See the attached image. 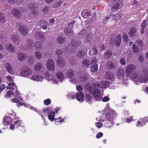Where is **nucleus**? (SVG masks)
I'll return each instance as SVG.
<instances>
[{"label":"nucleus","mask_w":148,"mask_h":148,"mask_svg":"<svg viewBox=\"0 0 148 148\" xmlns=\"http://www.w3.org/2000/svg\"><path fill=\"white\" fill-rule=\"evenodd\" d=\"M87 53V51L79 50L77 53L76 56L78 59H81L82 57L86 55Z\"/></svg>","instance_id":"12"},{"label":"nucleus","mask_w":148,"mask_h":148,"mask_svg":"<svg viewBox=\"0 0 148 148\" xmlns=\"http://www.w3.org/2000/svg\"><path fill=\"white\" fill-rule=\"evenodd\" d=\"M98 88L93 86V89L91 93L94 96V99L96 101H101L102 99V96L101 94L100 90Z\"/></svg>","instance_id":"3"},{"label":"nucleus","mask_w":148,"mask_h":148,"mask_svg":"<svg viewBox=\"0 0 148 148\" xmlns=\"http://www.w3.org/2000/svg\"><path fill=\"white\" fill-rule=\"evenodd\" d=\"M114 75L113 73L108 72H106L104 76L105 78L109 79H112Z\"/></svg>","instance_id":"29"},{"label":"nucleus","mask_w":148,"mask_h":148,"mask_svg":"<svg viewBox=\"0 0 148 148\" xmlns=\"http://www.w3.org/2000/svg\"><path fill=\"white\" fill-rule=\"evenodd\" d=\"M95 124L96 126L99 128L101 127L102 125V123L100 122H96Z\"/></svg>","instance_id":"62"},{"label":"nucleus","mask_w":148,"mask_h":148,"mask_svg":"<svg viewBox=\"0 0 148 148\" xmlns=\"http://www.w3.org/2000/svg\"><path fill=\"white\" fill-rule=\"evenodd\" d=\"M121 14H118L116 15H111L110 16V18H112V19L115 21H117L120 19L121 17Z\"/></svg>","instance_id":"33"},{"label":"nucleus","mask_w":148,"mask_h":148,"mask_svg":"<svg viewBox=\"0 0 148 148\" xmlns=\"http://www.w3.org/2000/svg\"><path fill=\"white\" fill-rule=\"evenodd\" d=\"M62 52L60 49H57L56 51V54L58 56H60L62 54Z\"/></svg>","instance_id":"59"},{"label":"nucleus","mask_w":148,"mask_h":148,"mask_svg":"<svg viewBox=\"0 0 148 148\" xmlns=\"http://www.w3.org/2000/svg\"><path fill=\"white\" fill-rule=\"evenodd\" d=\"M56 76L57 77L60 79V81L62 82V80L64 79V77L63 73L61 71H59L57 73Z\"/></svg>","instance_id":"22"},{"label":"nucleus","mask_w":148,"mask_h":148,"mask_svg":"<svg viewBox=\"0 0 148 148\" xmlns=\"http://www.w3.org/2000/svg\"><path fill=\"white\" fill-rule=\"evenodd\" d=\"M11 38L13 42L16 44H19L21 42L20 38L16 34H14L11 36Z\"/></svg>","instance_id":"13"},{"label":"nucleus","mask_w":148,"mask_h":148,"mask_svg":"<svg viewBox=\"0 0 148 148\" xmlns=\"http://www.w3.org/2000/svg\"><path fill=\"white\" fill-rule=\"evenodd\" d=\"M138 76L139 75L138 74L137 78H133V80L141 83L143 82L146 80V78L144 76H141L139 77Z\"/></svg>","instance_id":"25"},{"label":"nucleus","mask_w":148,"mask_h":148,"mask_svg":"<svg viewBox=\"0 0 148 148\" xmlns=\"http://www.w3.org/2000/svg\"><path fill=\"white\" fill-rule=\"evenodd\" d=\"M136 42L141 47H142L143 45V42L141 40H137Z\"/></svg>","instance_id":"57"},{"label":"nucleus","mask_w":148,"mask_h":148,"mask_svg":"<svg viewBox=\"0 0 148 148\" xmlns=\"http://www.w3.org/2000/svg\"><path fill=\"white\" fill-rule=\"evenodd\" d=\"M66 73L67 76L69 78H72L74 74L73 71L71 69L68 70Z\"/></svg>","instance_id":"35"},{"label":"nucleus","mask_w":148,"mask_h":148,"mask_svg":"<svg viewBox=\"0 0 148 148\" xmlns=\"http://www.w3.org/2000/svg\"><path fill=\"white\" fill-rule=\"evenodd\" d=\"M26 57L25 54L23 53H19L17 56L18 59L20 61H22L25 59Z\"/></svg>","instance_id":"30"},{"label":"nucleus","mask_w":148,"mask_h":148,"mask_svg":"<svg viewBox=\"0 0 148 148\" xmlns=\"http://www.w3.org/2000/svg\"><path fill=\"white\" fill-rule=\"evenodd\" d=\"M76 89L78 92H82L83 91V88L80 85H78L77 86Z\"/></svg>","instance_id":"58"},{"label":"nucleus","mask_w":148,"mask_h":148,"mask_svg":"<svg viewBox=\"0 0 148 148\" xmlns=\"http://www.w3.org/2000/svg\"><path fill=\"white\" fill-rule=\"evenodd\" d=\"M62 2L60 1L56 2V3L53 5L54 8H58L60 6L61 4L62 3Z\"/></svg>","instance_id":"47"},{"label":"nucleus","mask_w":148,"mask_h":148,"mask_svg":"<svg viewBox=\"0 0 148 148\" xmlns=\"http://www.w3.org/2000/svg\"><path fill=\"white\" fill-rule=\"evenodd\" d=\"M16 26L19 32L23 36H26L27 34V27L25 25L20 22L16 23Z\"/></svg>","instance_id":"4"},{"label":"nucleus","mask_w":148,"mask_h":148,"mask_svg":"<svg viewBox=\"0 0 148 148\" xmlns=\"http://www.w3.org/2000/svg\"><path fill=\"white\" fill-rule=\"evenodd\" d=\"M87 79V77L84 75H82L80 78V80L82 82H86Z\"/></svg>","instance_id":"51"},{"label":"nucleus","mask_w":148,"mask_h":148,"mask_svg":"<svg viewBox=\"0 0 148 148\" xmlns=\"http://www.w3.org/2000/svg\"><path fill=\"white\" fill-rule=\"evenodd\" d=\"M110 83L108 81H103L99 84L97 83L92 84V86L95 87L101 88H107L109 85Z\"/></svg>","instance_id":"7"},{"label":"nucleus","mask_w":148,"mask_h":148,"mask_svg":"<svg viewBox=\"0 0 148 148\" xmlns=\"http://www.w3.org/2000/svg\"><path fill=\"white\" fill-rule=\"evenodd\" d=\"M84 89L86 90V92L91 93L93 88V87H92L90 84L86 83L85 84Z\"/></svg>","instance_id":"14"},{"label":"nucleus","mask_w":148,"mask_h":148,"mask_svg":"<svg viewBox=\"0 0 148 148\" xmlns=\"http://www.w3.org/2000/svg\"><path fill=\"white\" fill-rule=\"evenodd\" d=\"M125 74V71L124 70L121 69H119L117 73V77L120 79H121Z\"/></svg>","instance_id":"18"},{"label":"nucleus","mask_w":148,"mask_h":148,"mask_svg":"<svg viewBox=\"0 0 148 148\" xmlns=\"http://www.w3.org/2000/svg\"><path fill=\"white\" fill-rule=\"evenodd\" d=\"M147 25V20H144L141 26L142 28H145Z\"/></svg>","instance_id":"49"},{"label":"nucleus","mask_w":148,"mask_h":148,"mask_svg":"<svg viewBox=\"0 0 148 148\" xmlns=\"http://www.w3.org/2000/svg\"><path fill=\"white\" fill-rule=\"evenodd\" d=\"M103 136V134L101 132L98 133L96 136V137L97 138H99L102 137Z\"/></svg>","instance_id":"63"},{"label":"nucleus","mask_w":148,"mask_h":148,"mask_svg":"<svg viewBox=\"0 0 148 148\" xmlns=\"http://www.w3.org/2000/svg\"><path fill=\"white\" fill-rule=\"evenodd\" d=\"M21 74L23 77H28L32 73L31 69L27 66H24L21 69Z\"/></svg>","instance_id":"6"},{"label":"nucleus","mask_w":148,"mask_h":148,"mask_svg":"<svg viewBox=\"0 0 148 148\" xmlns=\"http://www.w3.org/2000/svg\"><path fill=\"white\" fill-rule=\"evenodd\" d=\"M55 113L54 112H51L48 115V119L51 121H53L54 119Z\"/></svg>","instance_id":"38"},{"label":"nucleus","mask_w":148,"mask_h":148,"mask_svg":"<svg viewBox=\"0 0 148 148\" xmlns=\"http://www.w3.org/2000/svg\"><path fill=\"white\" fill-rule=\"evenodd\" d=\"M136 67L133 64L128 65L126 69V72L127 76L129 77L130 76L132 79L133 78H137L138 77V74L135 73Z\"/></svg>","instance_id":"1"},{"label":"nucleus","mask_w":148,"mask_h":148,"mask_svg":"<svg viewBox=\"0 0 148 148\" xmlns=\"http://www.w3.org/2000/svg\"><path fill=\"white\" fill-rule=\"evenodd\" d=\"M34 57L33 56H30L28 60V62L30 64L33 63L34 61Z\"/></svg>","instance_id":"46"},{"label":"nucleus","mask_w":148,"mask_h":148,"mask_svg":"<svg viewBox=\"0 0 148 148\" xmlns=\"http://www.w3.org/2000/svg\"><path fill=\"white\" fill-rule=\"evenodd\" d=\"M33 42L29 39H28L26 41L27 47H26V49L30 48L31 47L33 44Z\"/></svg>","instance_id":"42"},{"label":"nucleus","mask_w":148,"mask_h":148,"mask_svg":"<svg viewBox=\"0 0 148 148\" xmlns=\"http://www.w3.org/2000/svg\"><path fill=\"white\" fill-rule=\"evenodd\" d=\"M123 40L125 42H127L128 41V36L127 34L125 32H124L123 33Z\"/></svg>","instance_id":"48"},{"label":"nucleus","mask_w":148,"mask_h":148,"mask_svg":"<svg viewBox=\"0 0 148 148\" xmlns=\"http://www.w3.org/2000/svg\"><path fill=\"white\" fill-rule=\"evenodd\" d=\"M92 50L93 52V54L97 55L98 53V51L96 47H94L92 49Z\"/></svg>","instance_id":"61"},{"label":"nucleus","mask_w":148,"mask_h":148,"mask_svg":"<svg viewBox=\"0 0 148 148\" xmlns=\"http://www.w3.org/2000/svg\"><path fill=\"white\" fill-rule=\"evenodd\" d=\"M121 0H115L111 4V10L114 12L116 11L121 7L122 3Z\"/></svg>","instance_id":"5"},{"label":"nucleus","mask_w":148,"mask_h":148,"mask_svg":"<svg viewBox=\"0 0 148 148\" xmlns=\"http://www.w3.org/2000/svg\"><path fill=\"white\" fill-rule=\"evenodd\" d=\"M121 36L120 34H119L117 36L115 42V44L116 46L117 47L119 46L121 42Z\"/></svg>","instance_id":"19"},{"label":"nucleus","mask_w":148,"mask_h":148,"mask_svg":"<svg viewBox=\"0 0 148 148\" xmlns=\"http://www.w3.org/2000/svg\"><path fill=\"white\" fill-rule=\"evenodd\" d=\"M116 116L114 111L113 110H111L108 112L106 113L105 115V121H107V122H110L112 124L114 123L113 118L115 117Z\"/></svg>","instance_id":"2"},{"label":"nucleus","mask_w":148,"mask_h":148,"mask_svg":"<svg viewBox=\"0 0 148 148\" xmlns=\"http://www.w3.org/2000/svg\"><path fill=\"white\" fill-rule=\"evenodd\" d=\"M64 32L66 34L69 36H73L74 34V32L71 29L66 28L64 30Z\"/></svg>","instance_id":"23"},{"label":"nucleus","mask_w":148,"mask_h":148,"mask_svg":"<svg viewBox=\"0 0 148 148\" xmlns=\"http://www.w3.org/2000/svg\"><path fill=\"white\" fill-rule=\"evenodd\" d=\"M139 49L135 45H133L132 47V51L134 53H137L139 51Z\"/></svg>","instance_id":"44"},{"label":"nucleus","mask_w":148,"mask_h":148,"mask_svg":"<svg viewBox=\"0 0 148 148\" xmlns=\"http://www.w3.org/2000/svg\"><path fill=\"white\" fill-rule=\"evenodd\" d=\"M5 21V17L2 13H0V22L3 23Z\"/></svg>","instance_id":"43"},{"label":"nucleus","mask_w":148,"mask_h":148,"mask_svg":"<svg viewBox=\"0 0 148 148\" xmlns=\"http://www.w3.org/2000/svg\"><path fill=\"white\" fill-rule=\"evenodd\" d=\"M42 77L38 75H33L31 78V79L37 81H41L42 80Z\"/></svg>","instance_id":"21"},{"label":"nucleus","mask_w":148,"mask_h":148,"mask_svg":"<svg viewBox=\"0 0 148 148\" xmlns=\"http://www.w3.org/2000/svg\"><path fill=\"white\" fill-rule=\"evenodd\" d=\"M42 11L45 13H48L49 11V7H45L42 9Z\"/></svg>","instance_id":"60"},{"label":"nucleus","mask_w":148,"mask_h":148,"mask_svg":"<svg viewBox=\"0 0 148 148\" xmlns=\"http://www.w3.org/2000/svg\"><path fill=\"white\" fill-rule=\"evenodd\" d=\"M65 41V38L63 36L61 35H59L57 38V42L59 44H63Z\"/></svg>","instance_id":"15"},{"label":"nucleus","mask_w":148,"mask_h":148,"mask_svg":"<svg viewBox=\"0 0 148 148\" xmlns=\"http://www.w3.org/2000/svg\"><path fill=\"white\" fill-rule=\"evenodd\" d=\"M98 70V65L95 64L92 65L90 67V71L92 72H96Z\"/></svg>","instance_id":"37"},{"label":"nucleus","mask_w":148,"mask_h":148,"mask_svg":"<svg viewBox=\"0 0 148 148\" xmlns=\"http://www.w3.org/2000/svg\"><path fill=\"white\" fill-rule=\"evenodd\" d=\"M107 67L108 69L110 70H113L118 68L117 66L115 63L110 60L108 61L107 63Z\"/></svg>","instance_id":"9"},{"label":"nucleus","mask_w":148,"mask_h":148,"mask_svg":"<svg viewBox=\"0 0 148 148\" xmlns=\"http://www.w3.org/2000/svg\"><path fill=\"white\" fill-rule=\"evenodd\" d=\"M34 46L37 49H40L42 48V44L40 42L37 41L35 43Z\"/></svg>","instance_id":"34"},{"label":"nucleus","mask_w":148,"mask_h":148,"mask_svg":"<svg viewBox=\"0 0 148 148\" xmlns=\"http://www.w3.org/2000/svg\"><path fill=\"white\" fill-rule=\"evenodd\" d=\"M56 63L59 66L62 67L64 66L65 62L64 59L63 57L59 56L57 58Z\"/></svg>","instance_id":"10"},{"label":"nucleus","mask_w":148,"mask_h":148,"mask_svg":"<svg viewBox=\"0 0 148 148\" xmlns=\"http://www.w3.org/2000/svg\"><path fill=\"white\" fill-rule=\"evenodd\" d=\"M97 60L95 58H92L91 60V62H90V65L95 64H97Z\"/></svg>","instance_id":"55"},{"label":"nucleus","mask_w":148,"mask_h":148,"mask_svg":"<svg viewBox=\"0 0 148 148\" xmlns=\"http://www.w3.org/2000/svg\"><path fill=\"white\" fill-rule=\"evenodd\" d=\"M76 98L78 101H83L84 95L82 92H78L76 93Z\"/></svg>","instance_id":"17"},{"label":"nucleus","mask_w":148,"mask_h":148,"mask_svg":"<svg viewBox=\"0 0 148 148\" xmlns=\"http://www.w3.org/2000/svg\"><path fill=\"white\" fill-rule=\"evenodd\" d=\"M3 123L4 125H7L10 124L11 120L10 118L8 116H5L3 118Z\"/></svg>","instance_id":"24"},{"label":"nucleus","mask_w":148,"mask_h":148,"mask_svg":"<svg viewBox=\"0 0 148 148\" xmlns=\"http://www.w3.org/2000/svg\"><path fill=\"white\" fill-rule=\"evenodd\" d=\"M80 42L75 40L71 41V45L73 47H78L80 45Z\"/></svg>","instance_id":"36"},{"label":"nucleus","mask_w":148,"mask_h":148,"mask_svg":"<svg viewBox=\"0 0 148 148\" xmlns=\"http://www.w3.org/2000/svg\"><path fill=\"white\" fill-rule=\"evenodd\" d=\"M42 68V64L39 62L37 63L34 66V69L36 70L40 71Z\"/></svg>","instance_id":"41"},{"label":"nucleus","mask_w":148,"mask_h":148,"mask_svg":"<svg viewBox=\"0 0 148 148\" xmlns=\"http://www.w3.org/2000/svg\"><path fill=\"white\" fill-rule=\"evenodd\" d=\"M5 47L6 49L10 52H14V51L15 48L14 47L10 44L7 45Z\"/></svg>","instance_id":"32"},{"label":"nucleus","mask_w":148,"mask_h":148,"mask_svg":"<svg viewBox=\"0 0 148 148\" xmlns=\"http://www.w3.org/2000/svg\"><path fill=\"white\" fill-rule=\"evenodd\" d=\"M36 57L38 59H40L41 57V54L40 52L38 51H36L34 53Z\"/></svg>","instance_id":"45"},{"label":"nucleus","mask_w":148,"mask_h":148,"mask_svg":"<svg viewBox=\"0 0 148 148\" xmlns=\"http://www.w3.org/2000/svg\"><path fill=\"white\" fill-rule=\"evenodd\" d=\"M51 100L49 99H47L44 101V103L46 105H48L51 103Z\"/></svg>","instance_id":"52"},{"label":"nucleus","mask_w":148,"mask_h":148,"mask_svg":"<svg viewBox=\"0 0 148 148\" xmlns=\"http://www.w3.org/2000/svg\"><path fill=\"white\" fill-rule=\"evenodd\" d=\"M92 99V96L89 94H86L85 95V100L87 102L90 103Z\"/></svg>","instance_id":"39"},{"label":"nucleus","mask_w":148,"mask_h":148,"mask_svg":"<svg viewBox=\"0 0 148 148\" xmlns=\"http://www.w3.org/2000/svg\"><path fill=\"white\" fill-rule=\"evenodd\" d=\"M86 35H88V36L86 37V40L88 42H90L91 40V35H90L88 34H86Z\"/></svg>","instance_id":"56"},{"label":"nucleus","mask_w":148,"mask_h":148,"mask_svg":"<svg viewBox=\"0 0 148 148\" xmlns=\"http://www.w3.org/2000/svg\"><path fill=\"white\" fill-rule=\"evenodd\" d=\"M40 23L42 25V27L43 29H46L47 28L48 23L47 21L44 20H42L40 22Z\"/></svg>","instance_id":"40"},{"label":"nucleus","mask_w":148,"mask_h":148,"mask_svg":"<svg viewBox=\"0 0 148 148\" xmlns=\"http://www.w3.org/2000/svg\"><path fill=\"white\" fill-rule=\"evenodd\" d=\"M35 36L37 39L40 40L43 39L44 37V36L42 33L38 32L35 33Z\"/></svg>","instance_id":"27"},{"label":"nucleus","mask_w":148,"mask_h":148,"mask_svg":"<svg viewBox=\"0 0 148 148\" xmlns=\"http://www.w3.org/2000/svg\"><path fill=\"white\" fill-rule=\"evenodd\" d=\"M112 54V52L110 51H106L104 53L105 58L107 59L110 58Z\"/></svg>","instance_id":"26"},{"label":"nucleus","mask_w":148,"mask_h":148,"mask_svg":"<svg viewBox=\"0 0 148 148\" xmlns=\"http://www.w3.org/2000/svg\"><path fill=\"white\" fill-rule=\"evenodd\" d=\"M90 65V61L85 59L84 60L82 63V65L84 68H86L88 67V65Z\"/></svg>","instance_id":"31"},{"label":"nucleus","mask_w":148,"mask_h":148,"mask_svg":"<svg viewBox=\"0 0 148 148\" xmlns=\"http://www.w3.org/2000/svg\"><path fill=\"white\" fill-rule=\"evenodd\" d=\"M110 100V98L107 97H103V98L101 100H102V101L103 102H107L109 101Z\"/></svg>","instance_id":"64"},{"label":"nucleus","mask_w":148,"mask_h":148,"mask_svg":"<svg viewBox=\"0 0 148 148\" xmlns=\"http://www.w3.org/2000/svg\"><path fill=\"white\" fill-rule=\"evenodd\" d=\"M136 30L135 28L132 27L128 33L129 36L131 37H133L136 33Z\"/></svg>","instance_id":"20"},{"label":"nucleus","mask_w":148,"mask_h":148,"mask_svg":"<svg viewBox=\"0 0 148 148\" xmlns=\"http://www.w3.org/2000/svg\"><path fill=\"white\" fill-rule=\"evenodd\" d=\"M70 63L71 65H74L76 64V61L74 58H71L70 60Z\"/></svg>","instance_id":"54"},{"label":"nucleus","mask_w":148,"mask_h":148,"mask_svg":"<svg viewBox=\"0 0 148 148\" xmlns=\"http://www.w3.org/2000/svg\"><path fill=\"white\" fill-rule=\"evenodd\" d=\"M47 68L48 70L53 71L55 70V66L53 60L52 59H49L47 61Z\"/></svg>","instance_id":"8"},{"label":"nucleus","mask_w":148,"mask_h":148,"mask_svg":"<svg viewBox=\"0 0 148 148\" xmlns=\"http://www.w3.org/2000/svg\"><path fill=\"white\" fill-rule=\"evenodd\" d=\"M12 14L13 16L17 18H20L21 16V14L19 10L16 8H14L11 11Z\"/></svg>","instance_id":"11"},{"label":"nucleus","mask_w":148,"mask_h":148,"mask_svg":"<svg viewBox=\"0 0 148 148\" xmlns=\"http://www.w3.org/2000/svg\"><path fill=\"white\" fill-rule=\"evenodd\" d=\"M28 7L30 9L32 10L34 9L36 7L35 3H31L29 5Z\"/></svg>","instance_id":"53"},{"label":"nucleus","mask_w":148,"mask_h":148,"mask_svg":"<svg viewBox=\"0 0 148 148\" xmlns=\"http://www.w3.org/2000/svg\"><path fill=\"white\" fill-rule=\"evenodd\" d=\"M120 63L123 65H125L126 63L125 62V58H121L119 60Z\"/></svg>","instance_id":"50"},{"label":"nucleus","mask_w":148,"mask_h":148,"mask_svg":"<svg viewBox=\"0 0 148 148\" xmlns=\"http://www.w3.org/2000/svg\"><path fill=\"white\" fill-rule=\"evenodd\" d=\"M39 13L36 10L32 11L29 14V15L31 17L35 18L38 15Z\"/></svg>","instance_id":"28"},{"label":"nucleus","mask_w":148,"mask_h":148,"mask_svg":"<svg viewBox=\"0 0 148 148\" xmlns=\"http://www.w3.org/2000/svg\"><path fill=\"white\" fill-rule=\"evenodd\" d=\"M5 67L7 71L10 74H12L13 73V69L9 63H6L5 65Z\"/></svg>","instance_id":"16"}]
</instances>
